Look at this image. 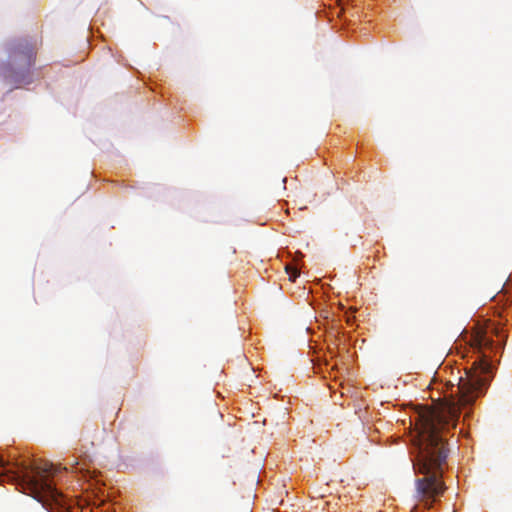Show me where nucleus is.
I'll return each instance as SVG.
<instances>
[{
    "label": "nucleus",
    "mask_w": 512,
    "mask_h": 512,
    "mask_svg": "<svg viewBox=\"0 0 512 512\" xmlns=\"http://www.w3.org/2000/svg\"><path fill=\"white\" fill-rule=\"evenodd\" d=\"M470 347L473 350L471 367L456 386L452 385L445 403L438 409H426L417 415L418 455L413 467L424 475L416 480V492L427 508H431L446 489L441 478L449 452L448 433L456 427L461 408L472 405L484 395L493 378L491 360L498 347L488 330L477 328L471 335Z\"/></svg>",
    "instance_id": "1"
},
{
    "label": "nucleus",
    "mask_w": 512,
    "mask_h": 512,
    "mask_svg": "<svg viewBox=\"0 0 512 512\" xmlns=\"http://www.w3.org/2000/svg\"><path fill=\"white\" fill-rule=\"evenodd\" d=\"M56 472L57 469L52 463L30 465L16 460H6L0 455V483H16L43 506L63 505L62 493L49 480V476Z\"/></svg>",
    "instance_id": "2"
},
{
    "label": "nucleus",
    "mask_w": 512,
    "mask_h": 512,
    "mask_svg": "<svg viewBox=\"0 0 512 512\" xmlns=\"http://www.w3.org/2000/svg\"><path fill=\"white\" fill-rule=\"evenodd\" d=\"M8 73L15 79L23 78L35 63L36 45L26 39H15L7 44Z\"/></svg>",
    "instance_id": "3"
},
{
    "label": "nucleus",
    "mask_w": 512,
    "mask_h": 512,
    "mask_svg": "<svg viewBox=\"0 0 512 512\" xmlns=\"http://www.w3.org/2000/svg\"><path fill=\"white\" fill-rule=\"evenodd\" d=\"M286 271L290 274L289 279L294 281L298 275V271L295 268H292L290 266L286 267Z\"/></svg>",
    "instance_id": "4"
},
{
    "label": "nucleus",
    "mask_w": 512,
    "mask_h": 512,
    "mask_svg": "<svg viewBox=\"0 0 512 512\" xmlns=\"http://www.w3.org/2000/svg\"><path fill=\"white\" fill-rule=\"evenodd\" d=\"M353 319H354V317H352L351 315L347 314V316H346V321H347V323H349V324H350V323L352 322V320H353Z\"/></svg>",
    "instance_id": "5"
},
{
    "label": "nucleus",
    "mask_w": 512,
    "mask_h": 512,
    "mask_svg": "<svg viewBox=\"0 0 512 512\" xmlns=\"http://www.w3.org/2000/svg\"><path fill=\"white\" fill-rule=\"evenodd\" d=\"M492 332H493V333H495V334H497V333H498V332H497V329H495V328H493V329H492Z\"/></svg>",
    "instance_id": "6"
}]
</instances>
